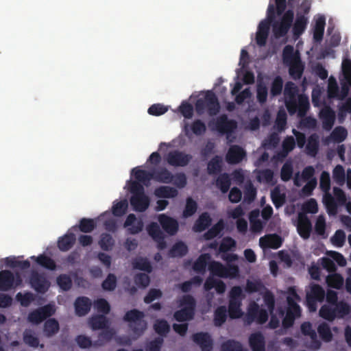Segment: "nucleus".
Wrapping results in <instances>:
<instances>
[{
    "label": "nucleus",
    "mask_w": 351,
    "mask_h": 351,
    "mask_svg": "<svg viewBox=\"0 0 351 351\" xmlns=\"http://www.w3.org/2000/svg\"><path fill=\"white\" fill-rule=\"evenodd\" d=\"M130 192L132 193L130 204L134 210L145 212L149 206V197L145 194L143 186L136 181H132L130 185Z\"/></svg>",
    "instance_id": "7ed1b4c3"
},
{
    "label": "nucleus",
    "mask_w": 351,
    "mask_h": 351,
    "mask_svg": "<svg viewBox=\"0 0 351 351\" xmlns=\"http://www.w3.org/2000/svg\"><path fill=\"white\" fill-rule=\"evenodd\" d=\"M326 281L329 287L341 289L343 287L344 279L341 274L334 272L326 277Z\"/></svg>",
    "instance_id": "c9c22d12"
},
{
    "label": "nucleus",
    "mask_w": 351,
    "mask_h": 351,
    "mask_svg": "<svg viewBox=\"0 0 351 351\" xmlns=\"http://www.w3.org/2000/svg\"><path fill=\"white\" fill-rule=\"evenodd\" d=\"M75 241L76 237L75 234L73 232H67L58 239L57 245L61 252H67L72 248Z\"/></svg>",
    "instance_id": "b1692460"
},
{
    "label": "nucleus",
    "mask_w": 351,
    "mask_h": 351,
    "mask_svg": "<svg viewBox=\"0 0 351 351\" xmlns=\"http://www.w3.org/2000/svg\"><path fill=\"white\" fill-rule=\"evenodd\" d=\"M156 333L160 336H165L170 330V326L165 319H158L154 324Z\"/></svg>",
    "instance_id": "052dcab7"
},
{
    "label": "nucleus",
    "mask_w": 351,
    "mask_h": 351,
    "mask_svg": "<svg viewBox=\"0 0 351 351\" xmlns=\"http://www.w3.org/2000/svg\"><path fill=\"white\" fill-rule=\"evenodd\" d=\"M298 87L292 82H287L284 89L285 104L290 115L296 112L300 118L304 117L310 108L308 97L298 94Z\"/></svg>",
    "instance_id": "f03ea898"
},
{
    "label": "nucleus",
    "mask_w": 351,
    "mask_h": 351,
    "mask_svg": "<svg viewBox=\"0 0 351 351\" xmlns=\"http://www.w3.org/2000/svg\"><path fill=\"white\" fill-rule=\"evenodd\" d=\"M237 128V122L230 119L226 114L218 117L215 122V129L222 135H226L230 139Z\"/></svg>",
    "instance_id": "0eeeda50"
},
{
    "label": "nucleus",
    "mask_w": 351,
    "mask_h": 351,
    "mask_svg": "<svg viewBox=\"0 0 351 351\" xmlns=\"http://www.w3.org/2000/svg\"><path fill=\"white\" fill-rule=\"evenodd\" d=\"M231 179L228 173H221L216 180V186L223 193H227L230 187Z\"/></svg>",
    "instance_id": "e433bc0d"
},
{
    "label": "nucleus",
    "mask_w": 351,
    "mask_h": 351,
    "mask_svg": "<svg viewBox=\"0 0 351 351\" xmlns=\"http://www.w3.org/2000/svg\"><path fill=\"white\" fill-rule=\"evenodd\" d=\"M195 312L191 308H182L173 314L174 319L178 322L190 321L193 319Z\"/></svg>",
    "instance_id": "f704fd0d"
},
{
    "label": "nucleus",
    "mask_w": 351,
    "mask_h": 351,
    "mask_svg": "<svg viewBox=\"0 0 351 351\" xmlns=\"http://www.w3.org/2000/svg\"><path fill=\"white\" fill-rule=\"evenodd\" d=\"M23 341L25 344L33 348H37L39 346L38 338L34 336L31 330H26L23 332Z\"/></svg>",
    "instance_id": "774afa93"
},
{
    "label": "nucleus",
    "mask_w": 351,
    "mask_h": 351,
    "mask_svg": "<svg viewBox=\"0 0 351 351\" xmlns=\"http://www.w3.org/2000/svg\"><path fill=\"white\" fill-rule=\"evenodd\" d=\"M99 245L104 251H110L115 245V241L108 233H102L100 236Z\"/></svg>",
    "instance_id": "37998d69"
},
{
    "label": "nucleus",
    "mask_w": 351,
    "mask_h": 351,
    "mask_svg": "<svg viewBox=\"0 0 351 351\" xmlns=\"http://www.w3.org/2000/svg\"><path fill=\"white\" fill-rule=\"evenodd\" d=\"M132 265L133 268L136 269L146 271L147 273H151L152 271L151 263L147 258L141 256L136 257L132 260Z\"/></svg>",
    "instance_id": "72a5a7b5"
},
{
    "label": "nucleus",
    "mask_w": 351,
    "mask_h": 351,
    "mask_svg": "<svg viewBox=\"0 0 351 351\" xmlns=\"http://www.w3.org/2000/svg\"><path fill=\"white\" fill-rule=\"evenodd\" d=\"M154 194L158 198H173L178 196V191L172 186H160L155 189Z\"/></svg>",
    "instance_id": "cd10ccee"
},
{
    "label": "nucleus",
    "mask_w": 351,
    "mask_h": 351,
    "mask_svg": "<svg viewBox=\"0 0 351 351\" xmlns=\"http://www.w3.org/2000/svg\"><path fill=\"white\" fill-rule=\"evenodd\" d=\"M29 283L37 293L43 294L46 293L51 286V282L47 279L46 274L35 270L31 271Z\"/></svg>",
    "instance_id": "1a4fd4ad"
},
{
    "label": "nucleus",
    "mask_w": 351,
    "mask_h": 351,
    "mask_svg": "<svg viewBox=\"0 0 351 351\" xmlns=\"http://www.w3.org/2000/svg\"><path fill=\"white\" fill-rule=\"evenodd\" d=\"M117 286V278L114 274H109L106 278L103 281L101 287L105 291H113Z\"/></svg>",
    "instance_id": "69168bd1"
},
{
    "label": "nucleus",
    "mask_w": 351,
    "mask_h": 351,
    "mask_svg": "<svg viewBox=\"0 0 351 351\" xmlns=\"http://www.w3.org/2000/svg\"><path fill=\"white\" fill-rule=\"evenodd\" d=\"M317 184V181L315 178H311L301 189V195L304 197L311 196L313 194V190Z\"/></svg>",
    "instance_id": "338daca9"
},
{
    "label": "nucleus",
    "mask_w": 351,
    "mask_h": 351,
    "mask_svg": "<svg viewBox=\"0 0 351 351\" xmlns=\"http://www.w3.org/2000/svg\"><path fill=\"white\" fill-rule=\"evenodd\" d=\"M312 230L311 221L306 217H300L298 224V232L300 236L304 239L310 237Z\"/></svg>",
    "instance_id": "bb28decb"
},
{
    "label": "nucleus",
    "mask_w": 351,
    "mask_h": 351,
    "mask_svg": "<svg viewBox=\"0 0 351 351\" xmlns=\"http://www.w3.org/2000/svg\"><path fill=\"white\" fill-rule=\"evenodd\" d=\"M319 117L322 121V127L325 130L330 131L335 123V112L330 107L322 108L319 113Z\"/></svg>",
    "instance_id": "a211bd4d"
},
{
    "label": "nucleus",
    "mask_w": 351,
    "mask_h": 351,
    "mask_svg": "<svg viewBox=\"0 0 351 351\" xmlns=\"http://www.w3.org/2000/svg\"><path fill=\"white\" fill-rule=\"evenodd\" d=\"M283 80L282 78L278 75L276 76L271 84L270 95L272 97L280 95L282 91Z\"/></svg>",
    "instance_id": "6e6d98bb"
},
{
    "label": "nucleus",
    "mask_w": 351,
    "mask_h": 351,
    "mask_svg": "<svg viewBox=\"0 0 351 351\" xmlns=\"http://www.w3.org/2000/svg\"><path fill=\"white\" fill-rule=\"evenodd\" d=\"M245 151L239 145H232L229 148L226 159L229 164H238L245 157Z\"/></svg>",
    "instance_id": "2eb2a0df"
},
{
    "label": "nucleus",
    "mask_w": 351,
    "mask_h": 351,
    "mask_svg": "<svg viewBox=\"0 0 351 351\" xmlns=\"http://www.w3.org/2000/svg\"><path fill=\"white\" fill-rule=\"evenodd\" d=\"M325 25L324 16H320L316 20L313 29V38L315 41L319 42L322 40Z\"/></svg>",
    "instance_id": "ea45409f"
},
{
    "label": "nucleus",
    "mask_w": 351,
    "mask_h": 351,
    "mask_svg": "<svg viewBox=\"0 0 351 351\" xmlns=\"http://www.w3.org/2000/svg\"><path fill=\"white\" fill-rule=\"evenodd\" d=\"M114 335V332L110 329H106L101 331L98 335V339L93 342V347H100L106 343L110 341Z\"/></svg>",
    "instance_id": "3c124183"
},
{
    "label": "nucleus",
    "mask_w": 351,
    "mask_h": 351,
    "mask_svg": "<svg viewBox=\"0 0 351 351\" xmlns=\"http://www.w3.org/2000/svg\"><path fill=\"white\" fill-rule=\"evenodd\" d=\"M268 90L266 84L263 81H258L256 85V99L261 104H263L267 101Z\"/></svg>",
    "instance_id": "09e8293b"
},
{
    "label": "nucleus",
    "mask_w": 351,
    "mask_h": 351,
    "mask_svg": "<svg viewBox=\"0 0 351 351\" xmlns=\"http://www.w3.org/2000/svg\"><path fill=\"white\" fill-rule=\"evenodd\" d=\"M197 203L191 197L186 199V205L182 213V216L184 218H188L193 216L197 210Z\"/></svg>",
    "instance_id": "de8ad7c7"
},
{
    "label": "nucleus",
    "mask_w": 351,
    "mask_h": 351,
    "mask_svg": "<svg viewBox=\"0 0 351 351\" xmlns=\"http://www.w3.org/2000/svg\"><path fill=\"white\" fill-rule=\"evenodd\" d=\"M308 23V17L301 13H297L295 21L292 24V33L295 38H298L306 30Z\"/></svg>",
    "instance_id": "dca6fc26"
},
{
    "label": "nucleus",
    "mask_w": 351,
    "mask_h": 351,
    "mask_svg": "<svg viewBox=\"0 0 351 351\" xmlns=\"http://www.w3.org/2000/svg\"><path fill=\"white\" fill-rule=\"evenodd\" d=\"M16 300L22 306L27 307L35 300V295L30 291H26L24 293L19 292L16 295Z\"/></svg>",
    "instance_id": "5fc2aeb1"
},
{
    "label": "nucleus",
    "mask_w": 351,
    "mask_h": 351,
    "mask_svg": "<svg viewBox=\"0 0 351 351\" xmlns=\"http://www.w3.org/2000/svg\"><path fill=\"white\" fill-rule=\"evenodd\" d=\"M212 222V219L207 212L202 213L195 221L193 230L195 232H202L208 228Z\"/></svg>",
    "instance_id": "393cba45"
},
{
    "label": "nucleus",
    "mask_w": 351,
    "mask_h": 351,
    "mask_svg": "<svg viewBox=\"0 0 351 351\" xmlns=\"http://www.w3.org/2000/svg\"><path fill=\"white\" fill-rule=\"evenodd\" d=\"M249 345L252 351H265V339L261 332L252 333L249 337Z\"/></svg>",
    "instance_id": "4be33fe9"
},
{
    "label": "nucleus",
    "mask_w": 351,
    "mask_h": 351,
    "mask_svg": "<svg viewBox=\"0 0 351 351\" xmlns=\"http://www.w3.org/2000/svg\"><path fill=\"white\" fill-rule=\"evenodd\" d=\"M89 324L93 330L104 329L108 327V320L105 315H96L90 318Z\"/></svg>",
    "instance_id": "473e14b6"
},
{
    "label": "nucleus",
    "mask_w": 351,
    "mask_h": 351,
    "mask_svg": "<svg viewBox=\"0 0 351 351\" xmlns=\"http://www.w3.org/2000/svg\"><path fill=\"white\" fill-rule=\"evenodd\" d=\"M152 180L165 184H170L173 180V175L165 167H159L152 171Z\"/></svg>",
    "instance_id": "412c9836"
},
{
    "label": "nucleus",
    "mask_w": 351,
    "mask_h": 351,
    "mask_svg": "<svg viewBox=\"0 0 351 351\" xmlns=\"http://www.w3.org/2000/svg\"><path fill=\"white\" fill-rule=\"evenodd\" d=\"M282 244L281 237L276 234L262 237L259 239V245L263 248L278 249Z\"/></svg>",
    "instance_id": "6ab92c4d"
},
{
    "label": "nucleus",
    "mask_w": 351,
    "mask_h": 351,
    "mask_svg": "<svg viewBox=\"0 0 351 351\" xmlns=\"http://www.w3.org/2000/svg\"><path fill=\"white\" fill-rule=\"evenodd\" d=\"M54 313L53 306L47 304L29 312L27 315V321L32 324L38 325Z\"/></svg>",
    "instance_id": "9d476101"
},
{
    "label": "nucleus",
    "mask_w": 351,
    "mask_h": 351,
    "mask_svg": "<svg viewBox=\"0 0 351 351\" xmlns=\"http://www.w3.org/2000/svg\"><path fill=\"white\" fill-rule=\"evenodd\" d=\"M324 289L317 284L311 286L310 292L306 294V303L310 312H315L317 308V302H322L325 298Z\"/></svg>",
    "instance_id": "6e6552de"
},
{
    "label": "nucleus",
    "mask_w": 351,
    "mask_h": 351,
    "mask_svg": "<svg viewBox=\"0 0 351 351\" xmlns=\"http://www.w3.org/2000/svg\"><path fill=\"white\" fill-rule=\"evenodd\" d=\"M223 228V223L222 221H219L213 226H212L207 232L204 234V237L206 240H211L218 236Z\"/></svg>",
    "instance_id": "bf43d9fd"
},
{
    "label": "nucleus",
    "mask_w": 351,
    "mask_h": 351,
    "mask_svg": "<svg viewBox=\"0 0 351 351\" xmlns=\"http://www.w3.org/2000/svg\"><path fill=\"white\" fill-rule=\"evenodd\" d=\"M304 65L300 59L289 62V73L294 80H300L304 73Z\"/></svg>",
    "instance_id": "a878e982"
},
{
    "label": "nucleus",
    "mask_w": 351,
    "mask_h": 351,
    "mask_svg": "<svg viewBox=\"0 0 351 351\" xmlns=\"http://www.w3.org/2000/svg\"><path fill=\"white\" fill-rule=\"evenodd\" d=\"M96 228V223L94 219L89 218H82L80 220L78 228L84 233H90Z\"/></svg>",
    "instance_id": "864d4df0"
},
{
    "label": "nucleus",
    "mask_w": 351,
    "mask_h": 351,
    "mask_svg": "<svg viewBox=\"0 0 351 351\" xmlns=\"http://www.w3.org/2000/svg\"><path fill=\"white\" fill-rule=\"evenodd\" d=\"M14 275L9 270L0 271V291H7L14 288Z\"/></svg>",
    "instance_id": "5701e85b"
},
{
    "label": "nucleus",
    "mask_w": 351,
    "mask_h": 351,
    "mask_svg": "<svg viewBox=\"0 0 351 351\" xmlns=\"http://www.w3.org/2000/svg\"><path fill=\"white\" fill-rule=\"evenodd\" d=\"M319 187L324 192L323 202L329 215H335L337 213V204L335 198L329 193L330 189V178L328 172L324 171L320 176Z\"/></svg>",
    "instance_id": "20e7f679"
},
{
    "label": "nucleus",
    "mask_w": 351,
    "mask_h": 351,
    "mask_svg": "<svg viewBox=\"0 0 351 351\" xmlns=\"http://www.w3.org/2000/svg\"><path fill=\"white\" fill-rule=\"evenodd\" d=\"M147 230L149 235L156 242L158 250H162L167 247L165 235L157 223L152 222L147 226Z\"/></svg>",
    "instance_id": "ddd939ff"
},
{
    "label": "nucleus",
    "mask_w": 351,
    "mask_h": 351,
    "mask_svg": "<svg viewBox=\"0 0 351 351\" xmlns=\"http://www.w3.org/2000/svg\"><path fill=\"white\" fill-rule=\"evenodd\" d=\"M348 135L347 130L341 126H339L335 128L331 133V137L335 142L341 143L343 141Z\"/></svg>",
    "instance_id": "0e129e2a"
},
{
    "label": "nucleus",
    "mask_w": 351,
    "mask_h": 351,
    "mask_svg": "<svg viewBox=\"0 0 351 351\" xmlns=\"http://www.w3.org/2000/svg\"><path fill=\"white\" fill-rule=\"evenodd\" d=\"M208 269L213 276L223 278L226 267L221 263L216 261H212L209 263Z\"/></svg>",
    "instance_id": "79ce46f5"
},
{
    "label": "nucleus",
    "mask_w": 351,
    "mask_h": 351,
    "mask_svg": "<svg viewBox=\"0 0 351 351\" xmlns=\"http://www.w3.org/2000/svg\"><path fill=\"white\" fill-rule=\"evenodd\" d=\"M158 221L162 229L169 235H174L178 230V223L172 217L165 214L160 215Z\"/></svg>",
    "instance_id": "f3484780"
},
{
    "label": "nucleus",
    "mask_w": 351,
    "mask_h": 351,
    "mask_svg": "<svg viewBox=\"0 0 351 351\" xmlns=\"http://www.w3.org/2000/svg\"><path fill=\"white\" fill-rule=\"evenodd\" d=\"M306 152L311 156H315L319 149V137L316 134H312L308 138L306 146Z\"/></svg>",
    "instance_id": "58836bf2"
},
{
    "label": "nucleus",
    "mask_w": 351,
    "mask_h": 351,
    "mask_svg": "<svg viewBox=\"0 0 351 351\" xmlns=\"http://www.w3.org/2000/svg\"><path fill=\"white\" fill-rule=\"evenodd\" d=\"M319 315L321 317L329 322H332L336 318L333 307L326 304L320 308Z\"/></svg>",
    "instance_id": "680f3d73"
},
{
    "label": "nucleus",
    "mask_w": 351,
    "mask_h": 351,
    "mask_svg": "<svg viewBox=\"0 0 351 351\" xmlns=\"http://www.w3.org/2000/svg\"><path fill=\"white\" fill-rule=\"evenodd\" d=\"M271 199L275 207L279 208L284 204L285 195L281 193L278 187H275L271 192Z\"/></svg>",
    "instance_id": "13d9d810"
},
{
    "label": "nucleus",
    "mask_w": 351,
    "mask_h": 351,
    "mask_svg": "<svg viewBox=\"0 0 351 351\" xmlns=\"http://www.w3.org/2000/svg\"><path fill=\"white\" fill-rule=\"evenodd\" d=\"M227 319V309L225 306L217 307L214 312L213 322L215 326H222Z\"/></svg>",
    "instance_id": "c03bdc74"
},
{
    "label": "nucleus",
    "mask_w": 351,
    "mask_h": 351,
    "mask_svg": "<svg viewBox=\"0 0 351 351\" xmlns=\"http://www.w3.org/2000/svg\"><path fill=\"white\" fill-rule=\"evenodd\" d=\"M333 307L334 313L337 318H343L346 315H348L350 312V306L343 301H340L335 304Z\"/></svg>",
    "instance_id": "603ef678"
},
{
    "label": "nucleus",
    "mask_w": 351,
    "mask_h": 351,
    "mask_svg": "<svg viewBox=\"0 0 351 351\" xmlns=\"http://www.w3.org/2000/svg\"><path fill=\"white\" fill-rule=\"evenodd\" d=\"M132 173L134 174V178L137 180L136 182L138 183L143 182L146 184V182L152 180V171H147L136 167L132 169Z\"/></svg>",
    "instance_id": "a18cd8bd"
},
{
    "label": "nucleus",
    "mask_w": 351,
    "mask_h": 351,
    "mask_svg": "<svg viewBox=\"0 0 351 351\" xmlns=\"http://www.w3.org/2000/svg\"><path fill=\"white\" fill-rule=\"evenodd\" d=\"M58 286L63 291H69L73 285L71 278L66 274H60L56 278Z\"/></svg>",
    "instance_id": "8fccbe9b"
},
{
    "label": "nucleus",
    "mask_w": 351,
    "mask_h": 351,
    "mask_svg": "<svg viewBox=\"0 0 351 351\" xmlns=\"http://www.w3.org/2000/svg\"><path fill=\"white\" fill-rule=\"evenodd\" d=\"M276 6L269 3L267 10V19L272 23L274 36L277 38L285 37L292 26L294 19L293 9L285 11L287 0H275Z\"/></svg>",
    "instance_id": "f257e3e1"
},
{
    "label": "nucleus",
    "mask_w": 351,
    "mask_h": 351,
    "mask_svg": "<svg viewBox=\"0 0 351 351\" xmlns=\"http://www.w3.org/2000/svg\"><path fill=\"white\" fill-rule=\"evenodd\" d=\"M223 160L220 156H215L207 165V171L209 175H217L222 170Z\"/></svg>",
    "instance_id": "7c9ffc66"
},
{
    "label": "nucleus",
    "mask_w": 351,
    "mask_h": 351,
    "mask_svg": "<svg viewBox=\"0 0 351 351\" xmlns=\"http://www.w3.org/2000/svg\"><path fill=\"white\" fill-rule=\"evenodd\" d=\"M317 332L320 338L324 342H330L332 339V333L329 325L326 322H322L317 327Z\"/></svg>",
    "instance_id": "49530a36"
},
{
    "label": "nucleus",
    "mask_w": 351,
    "mask_h": 351,
    "mask_svg": "<svg viewBox=\"0 0 351 351\" xmlns=\"http://www.w3.org/2000/svg\"><path fill=\"white\" fill-rule=\"evenodd\" d=\"M195 109L199 114H203L206 110L209 115H216L220 109L216 95L211 90L207 91L204 98L198 99L196 101Z\"/></svg>",
    "instance_id": "39448f33"
},
{
    "label": "nucleus",
    "mask_w": 351,
    "mask_h": 351,
    "mask_svg": "<svg viewBox=\"0 0 351 351\" xmlns=\"http://www.w3.org/2000/svg\"><path fill=\"white\" fill-rule=\"evenodd\" d=\"M31 259L34 260L38 265L43 268L51 271L56 269V264L54 260L45 254H40L38 256H32Z\"/></svg>",
    "instance_id": "c85d7f7f"
},
{
    "label": "nucleus",
    "mask_w": 351,
    "mask_h": 351,
    "mask_svg": "<svg viewBox=\"0 0 351 351\" xmlns=\"http://www.w3.org/2000/svg\"><path fill=\"white\" fill-rule=\"evenodd\" d=\"M261 309V308H260L259 305L254 302L250 304L247 313L245 317V322L247 324H251L255 321Z\"/></svg>",
    "instance_id": "4d7b16f0"
},
{
    "label": "nucleus",
    "mask_w": 351,
    "mask_h": 351,
    "mask_svg": "<svg viewBox=\"0 0 351 351\" xmlns=\"http://www.w3.org/2000/svg\"><path fill=\"white\" fill-rule=\"evenodd\" d=\"M193 341L198 345L202 351H212L213 341L207 332H198L192 335Z\"/></svg>",
    "instance_id": "4468645a"
},
{
    "label": "nucleus",
    "mask_w": 351,
    "mask_h": 351,
    "mask_svg": "<svg viewBox=\"0 0 351 351\" xmlns=\"http://www.w3.org/2000/svg\"><path fill=\"white\" fill-rule=\"evenodd\" d=\"M210 259V255L208 253L201 254L195 261L193 269L199 274H204L206 271L208 263Z\"/></svg>",
    "instance_id": "2f4dec72"
},
{
    "label": "nucleus",
    "mask_w": 351,
    "mask_h": 351,
    "mask_svg": "<svg viewBox=\"0 0 351 351\" xmlns=\"http://www.w3.org/2000/svg\"><path fill=\"white\" fill-rule=\"evenodd\" d=\"M128 206V204L125 199L118 202L112 206V214L116 217H121L126 213Z\"/></svg>",
    "instance_id": "e2e57ef3"
},
{
    "label": "nucleus",
    "mask_w": 351,
    "mask_h": 351,
    "mask_svg": "<svg viewBox=\"0 0 351 351\" xmlns=\"http://www.w3.org/2000/svg\"><path fill=\"white\" fill-rule=\"evenodd\" d=\"M167 162L173 167H185L192 159L191 154L178 150L169 152L167 156Z\"/></svg>",
    "instance_id": "f8f14e48"
},
{
    "label": "nucleus",
    "mask_w": 351,
    "mask_h": 351,
    "mask_svg": "<svg viewBox=\"0 0 351 351\" xmlns=\"http://www.w3.org/2000/svg\"><path fill=\"white\" fill-rule=\"evenodd\" d=\"M241 300H229L228 304V315L231 319H238L240 318L243 312L241 308Z\"/></svg>",
    "instance_id": "4c0bfd02"
},
{
    "label": "nucleus",
    "mask_w": 351,
    "mask_h": 351,
    "mask_svg": "<svg viewBox=\"0 0 351 351\" xmlns=\"http://www.w3.org/2000/svg\"><path fill=\"white\" fill-rule=\"evenodd\" d=\"M341 69L345 82L341 83L339 90V99H344L349 93V88H351V60L344 59L342 61Z\"/></svg>",
    "instance_id": "9b49d317"
},
{
    "label": "nucleus",
    "mask_w": 351,
    "mask_h": 351,
    "mask_svg": "<svg viewBox=\"0 0 351 351\" xmlns=\"http://www.w3.org/2000/svg\"><path fill=\"white\" fill-rule=\"evenodd\" d=\"M60 325L55 318L47 319L44 324L43 332L47 337H51L58 332Z\"/></svg>",
    "instance_id": "c756f323"
},
{
    "label": "nucleus",
    "mask_w": 351,
    "mask_h": 351,
    "mask_svg": "<svg viewBox=\"0 0 351 351\" xmlns=\"http://www.w3.org/2000/svg\"><path fill=\"white\" fill-rule=\"evenodd\" d=\"M91 300L85 296H80L74 302L75 311L77 315L82 317L86 315L90 310Z\"/></svg>",
    "instance_id": "aec40b11"
},
{
    "label": "nucleus",
    "mask_w": 351,
    "mask_h": 351,
    "mask_svg": "<svg viewBox=\"0 0 351 351\" xmlns=\"http://www.w3.org/2000/svg\"><path fill=\"white\" fill-rule=\"evenodd\" d=\"M188 252L187 245L182 242L176 243L169 251L170 257H182Z\"/></svg>",
    "instance_id": "a19ab883"
},
{
    "label": "nucleus",
    "mask_w": 351,
    "mask_h": 351,
    "mask_svg": "<svg viewBox=\"0 0 351 351\" xmlns=\"http://www.w3.org/2000/svg\"><path fill=\"white\" fill-rule=\"evenodd\" d=\"M144 316L143 312L137 309H132L127 311L123 317V320L130 322V328L133 333L138 337L142 335L147 328V323L143 320Z\"/></svg>",
    "instance_id": "423d86ee"
}]
</instances>
